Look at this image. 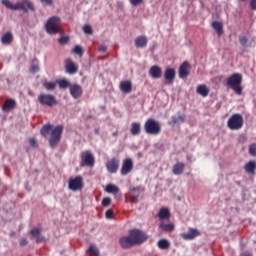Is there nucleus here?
Here are the masks:
<instances>
[{"label":"nucleus","instance_id":"55","mask_svg":"<svg viewBox=\"0 0 256 256\" xmlns=\"http://www.w3.org/2000/svg\"><path fill=\"white\" fill-rule=\"evenodd\" d=\"M66 65H74V62L71 59H67Z\"/></svg>","mask_w":256,"mask_h":256},{"label":"nucleus","instance_id":"42","mask_svg":"<svg viewBox=\"0 0 256 256\" xmlns=\"http://www.w3.org/2000/svg\"><path fill=\"white\" fill-rule=\"evenodd\" d=\"M70 41V38L68 36H62L60 39H59V43L61 45H67Z\"/></svg>","mask_w":256,"mask_h":256},{"label":"nucleus","instance_id":"10","mask_svg":"<svg viewBox=\"0 0 256 256\" xmlns=\"http://www.w3.org/2000/svg\"><path fill=\"white\" fill-rule=\"evenodd\" d=\"M81 165L87 167H94L95 157L90 151H83L81 153Z\"/></svg>","mask_w":256,"mask_h":256},{"label":"nucleus","instance_id":"56","mask_svg":"<svg viewBox=\"0 0 256 256\" xmlns=\"http://www.w3.org/2000/svg\"><path fill=\"white\" fill-rule=\"evenodd\" d=\"M182 65H189V63L187 61H184V63H182Z\"/></svg>","mask_w":256,"mask_h":256},{"label":"nucleus","instance_id":"43","mask_svg":"<svg viewBox=\"0 0 256 256\" xmlns=\"http://www.w3.org/2000/svg\"><path fill=\"white\" fill-rule=\"evenodd\" d=\"M239 43H240V45H242V47H247L248 38L245 36H241L239 38Z\"/></svg>","mask_w":256,"mask_h":256},{"label":"nucleus","instance_id":"36","mask_svg":"<svg viewBox=\"0 0 256 256\" xmlns=\"http://www.w3.org/2000/svg\"><path fill=\"white\" fill-rule=\"evenodd\" d=\"M88 253L90 256H99L100 254L99 249L94 244L90 245Z\"/></svg>","mask_w":256,"mask_h":256},{"label":"nucleus","instance_id":"40","mask_svg":"<svg viewBox=\"0 0 256 256\" xmlns=\"http://www.w3.org/2000/svg\"><path fill=\"white\" fill-rule=\"evenodd\" d=\"M73 53H75L76 55H79L80 57H82L84 50L81 46L77 45L75 46V48L73 49Z\"/></svg>","mask_w":256,"mask_h":256},{"label":"nucleus","instance_id":"24","mask_svg":"<svg viewBox=\"0 0 256 256\" xmlns=\"http://www.w3.org/2000/svg\"><path fill=\"white\" fill-rule=\"evenodd\" d=\"M140 187L130 188V202L137 203L139 198Z\"/></svg>","mask_w":256,"mask_h":256},{"label":"nucleus","instance_id":"23","mask_svg":"<svg viewBox=\"0 0 256 256\" xmlns=\"http://www.w3.org/2000/svg\"><path fill=\"white\" fill-rule=\"evenodd\" d=\"M147 43H148V40L146 36H138L134 40V44L136 45V47H138V49H143L144 47L147 46Z\"/></svg>","mask_w":256,"mask_h":256},{"label":"nucleus","instance_id":"44","mask_svg":"<svg viewBox=\"0 0 256 256\" xmlns=\"http://www.w3.org/2000/svg\"><path fill=\"white\" fill-rule=\"evenodd\" d=\"M106 218L112 220L114 218V211L112 209H108L106 211Z\"/></svg>","mask_w":256,"mask_h":256},{"label":"nucleus","instance_id":"17","mask_svg":"<svg viewBox=\"0 0 256 256\" xmlns=\"http://www.w3.org/2000/svg\"><path fill=\"white\" fill-rule=\"evenodd\" d=\"M70 93L74 99H79L83 94L82 87L78 84H74L70 87Z\"/></svg>","mask_w":256,"mask_h":256},{"label":"nucleus","instance_id":"21","mask_svg":"<svg viewBox=\"0 0 256 256\" xmlns=\"http://www.w3.org/2000/svg\"><path fill=\"white\" fill-rule=\"evenodd\" d=\"M133 89L132 82L130 80L122 81L120 83V90L122 93H131Z\"/></svg>","mask_w":256,"mask_h":256},{"label":"nucleus","instance_id":"47","mask_svg":"<svg viewBox=\"0 0 256 256\" xmlns=\"http://www.w3.org/2000/svg\"><path fill=\"white\" fill-rule=\"evenodd\" d=\"M249 5L251 10H256V0H250Z\"/></svg>","mask_w":256,"mask_h":256},{"label":"nucleus","instance_id":"53","mask_svg":"<svg viewBox=\"0 0 256 256\" xmlns=\"http://www.w3.org/2000/svg\"><path fill=\"white\" fill-rule=\"evenodd\" d=\"M178 122H185V116H178Z\"/></svg>","mask_w":256,"mask_h":256},{"label":"nucleus","instance_id":"4","mask_svg":"<svg viewBox=\"0 0 256 256\" xmlns=\"http://www.w3.org/2000/svg\"><path fill=\"white\" fill-rule=\"evenodd\" d=\"M2 4L11 10H24L28 12V9L34 11V4L30 0H23L17 4L11 3L9 0H2Z\"/></svg>","mask_w":256,"mask_h":256},{"label":"nucleus","instance_id":"58","mask_svg":"<svg viewBox=\"0 0 256 256\" xmlns=\"http://www.w3.org/2000/svg\"><path fill=\"white\" fill-rule=\"evenodd\" d=\"M0 186H1V179H0Z\"/></svg>","mask_w":256,"mask_h":256},{"label":"nucleus","instance_id":"49","mask_svg":"<svg viewBox=\"0 0 256 256\" xmlns=\"http://www.w3.org/2000/svg\"><path fill=\"white\" fill-rule=\"evenodd\" d=\"M30 71L32 73H37V71H39V67L37 65L31 66Z\"/></svg>","mask_w":256,"mask_h":256},{"label":"nucleus","instance_id":"45","mask_svg":"<svg viewBox=\"0 0 256 256\" xmlns=\"http://www.w3.org/2000/svg\"><path fill=\"white\" fill-rule=\"evenodd\" d=\"M29 144L32 148H37L38 147V142L35 138H30L29 139Z\"/></svg>","mask_w":256,"mask_h":256},{"label":"nucleus","instance_id":"8","mask_svg":"<svg viewBox=\"0 0 256 256\" xmlns=\"http://www.w3.org/2000/svg\"><path fill=\"white\" fill-rule=\"evenodd\" d=\"M38 101L41 106H46L52 108L58 105L56 97L52 94H40L38 96Z\"/></svg>","mask_w":256,"mask_h":256},{"label":"nucleus","instance_id":"48","mask_svg":"<svg viewBox=\"0 0 256 256\" xmlns=\"http://www.w3.org/2000/svg\"><path fill=\"white\" fill-rule=\"evenodd\" d=\"M143 2V0H130V3H132V5L137 6L139 4H141Z\"/></svg>","mask_w":256,"mask_h":256},{"label":"nucleus","instance_id":"20","mask_svg":"<svg viewBox=\"0 0 256 256\" xmlns=\"http://www.w3.org/2000/svg\"><path fill=\"white\" fill-rule=\"evenodd\" d=\"M185 170V163L178 162L174 164V168H172V173L176 176H180L184 173Z\"/></svg>","mask_w":256,"mask_h":256},{"label":"nucleus","instance_id":"16","mask_svg":"<svg viewBox=\"0 0 256 256\" xmlns=\"http://www.w3.org/2000/svg\"><path fill=\"white\" fill-rule=\"evenodd\" d=\"M148 73H149L150 77H152V79H161V77L163 75L162 68L159 66L150 67V71Z\"/></svg>","mask_w":256,"mask_h":256},{"label":"nucleus","instance_id":"46","mask_svg":"<svg viewBox=\"0 0 256 256\" xmlns=\"http://www.w3.org/2000/svg\"><path fill=\"white\" fill-rule=\"evenodd\" d=\"M179 123V119L176 116H172V119L170 120V125L175 126Z\"/></svg>","mask_w":256,"mask_h":256},{"label":"nucleus","instance_id":"13","mask_svg":"<svg viewBox=\"0 0 256 256\" xmlns=\"http://www.w3.org/2000/svg\"><path fill=\"white\" fill-rule=\"evenodd\" d=\"M120 160L118 158H112L106 163V168L110 174H116L119 170Z\"/></svg>","mask_w":256,"mask_h":256},{"label":"nucleus","instance_id":"11","mask_svg":"<svg viewBox=\"0 0 256 256\" xmlns=\"http://www.w3.org/2000/svg\"><path fill=\"white\" fill-rule=\"evenodd\" d=\"M176 79V71L173 68H167L164 71V85H174Z\"/></svg>","mask_w":256,"mask_h":256},{"label":"nucleus","instance_id":"57","mask_svg":"<svg viewBox=\"0 0 256 256\" xmlns=\"http://www.w3.org/2000/svg\"><path fill=\"white\" fill-rule=\"evenodd\" d=\"M240 1L245 2V1H247V0H240Z\"/></svg>","mask_w":256,"mask_h":256},{"label":"nucleus","instance_id":"2","mask_svg":"<svg viewBox=\"0 0 256 256\" xmlns=\"http://www.w3.org/2000/svg\"><path fill=\"white\" fill-rule=\"evenodd\" d=\"M243 76L239 73H234L227 78L226 85L230 87L236 95H242L244 87L242 86Z\"/></svg>","mask_w":256,"mask_h":256},{"label":"nucleus","instance_id":"1","mask_svg":"<svg viewBox=\"0 0 256 256\" xmlns=\"http://www.w3.org/2000/svg\"><path fill=\"white\" fill-rule=\"evenodd\" d=\"M63 131V125L54 127L52 124H46L42 127L40 133L44 138L50 135L49 145L52 149H56L61 142Z\"/></svg>","mask_w":256,"mask_h":256},{"label":"nucleus","instance_id":"26","mask_svg":"<svg viewBox=\"0 0 256 256\" xmlns=\"http://www.w3.org/2000/svg\"><path fill=\"white\" fill-rule=\"evenodd\" d=\"M178 75L180 79H187V77L190 75L189 66L188 65L180 66V69L178 70Z\"/></svg>","mask_w":256,"mask_h":256},{"label":"nucleus","instance_id":"52","mask_svg":"<svg viewBox=\"0 0 256 256\" xmlns=\"http://www.w3.org/2000/svg\"><path fill=\"white\" fill-rule=\"evenodd\" d=\"M98 51L100 52V53H105V51H107V47L106 46H100L99 48H98Z\"/></svg>","mask_w":256,"mask_h":256},{"label":"nucleus","instance_id":"9","mask_svg":"<svg viewBox=\"0 0 256 256\" xmlns=\"http://www.w3.org/2000/svg\"><path fill=\"white\" fill-rule=\"evenodd\" d=\"M84 188V180L81 175L69 179V189L73 192L82 191Z\"/></svg>","mask_w":256,"mask_h":256},{"label":"nucleus","instance_id":"15","mask_svg":"<svg viewBox=\"0 0 256 256\" xmlns=\"http://www.w3.org/2000/svg\"><path fill=\"white\" fill-rule=\"evenodd\" d=\"M182 239L184 240H193L196 237L200 236V232L197 229L190 228L188 232L181 234Z\"/></svg>","mask_w":256,"mask_h":256},{"label":"nucleus","instance_id":"41","mask_svg":"<svg viewBox=\"0 0 256 256\" xmlns=\"http://www.w3.org/2000/svg\"><path fill=\"white\" fill-rule=\"evenodd\" d=\"M112 202V199L110 197H105L103 200H102V206L103 207H109L110 204Z\"/></svg>","mask_w":256,"mask_h":256},{"label":"nucleus","instance_id":"50","mask_svg":"<svg viewBox=\"0 0 256 256\" xmlns=\"http://www.w3.org/2000/svg\"><path fill=\"white\" fill-rule=\"evenodd\" d=\"M41 2L47 6L52 5L53 4V0H41Z\"/></svg>","mask_w":256,"mask_h":256},{"label":"nucleus","instance_id":"6","mask_svg":"<svg viewBox=\"0 0 256 256\" xmlns=\"http://www.w3.org/2000/svg\"><path fill=\"white\" fill-rule=\"evenodd\" d=\"M144 132L148 135L158 136L161 134V125L155 119H148L144 123Z\"/></svg>","mask_w":256,"mask_h":256},{"label":"nucleus","instance_id":"54","mask_svg":"<svg viewBox=\"0 0 256 256\" xmlns=\"http://www.w3.org/2000/svg\"><path fill=\"white\" fill-rule=\"evenodd\" d=\"M240 256H252V253L250 252H243L240 254Z\"/></svg>","mask_w":256,"mask_h":256},{"label":"nucleus","instance_id":"30","mask_svg":"<svg viewBox=\"0 0 256 256\" xmlns=\"http://www.w3.org/2000/svg\"><path fill=\"white\" fill-rule=\"evenodd\" d=\"M211 26L215 30L217 35H219V36L223 35L224 30H223V24L221 22L213 21Z\"/></svg>","mask_w":256,"mask_h":256},{"label":"nucleus","instance_id":"33","mask_svg":"<svg viewBox=\"0 0 256 256\" xmlns=\"http://www.w3.org/2000/svg\"><path fill=\"white\" fill-rule=\"evenodd\" d=\"M158 247L160 250H168L171 247V244L167 239H160L158 240Z\"/></svg>","mask_w":256,"mask_h":256},{"label":"nucleus","instance_id":"39","mask_svg":"<svg viewBox=\"0 0 256 256\" xmlns=\"http://www.w3.org/2000/svg\"><path fill=\"white\" fill-rule=\"evenodd\" d=\"M83 31L86 33V35H93V28L89 24L84 25Z\"/></svg>","mask_w":256,"mask_h":256},{"label":"nucleus","instance_id":"29","mask_svg":"<svg viewBox=\"0 0 256 256\" xmlns=\"http://www.w3.org/2000/svg\"><path fill=\"white\" fill-rule=\"evenodd\" d=\"M16 107V101L14 99H7L3 105L5 112L11 111Z\"/></svg>","mask_w":256,"mask_h":256},{"label":"nucleus","instance_id":"14","mask_svg":"<svg viewBox=\"0 0 256 256\" xmlns=\"http://www.w3.org/2000/svg\"><path fill=\"white\" fill-rule=\"evenodd\" d=\"M119 243L124 250L131 249L135 247V244L133 243V240L131 238V235L128 234V236H123L119 239Z\"/></svg>","mask_w":256,"mask_h":256},{"label":"nucleus","instance_id":"32","mask_svg":"<svg viewBox=\"0 0 256 256\" xmlns=\"http://www.w3.org/2000/svg\"><path fill=\"white\" fill-rule=\"evenodd\" d=\"M160 229H162L164 232H173L175 229V226L173 223H164L160 222Z\"/></svg>","mask_w":256,"mask_h":256},{"label":"nucleus","instance_id":"18","mask_svg":"<svg viewBox=\"0 0 256 256\" xmlns=\"http://www.w3.org/2000/svg\"><path fill=\"white\" fill-rule=\"evenodd\" d=\"M244 171L247 174L250 175H255L256 172V161L255 160H250L244 165Z\"/></svg>","mask_w":256,"mask_h":256},{"label":"nucleus","instance_id":"19","mask_svg":"<svg viewBox=\"0 0 256 256\" xmlns=\"http://www.w3.org/2000/svg\"><path fill=\"white\" fill-rule=\"evenodd\" d=\"M171 218V213L168 208H160V211H158V219L160 221L169 220Z\"/></svg>","mask_w":256,"mask_h":256},{"label":"nucleus","instance_id":"37","mask_svg":"<svg viewBox=\"0 0 256 256\" xmlns=\"http://www.w3.org/2000/svg\"><path fill=\"white\" fill-rule=\"evenodd\" d=\"M56 83H58L60 89H67L70 85V83L66 79L58 80Z\"/></svg>","mask_w":256,"mask_h":256},{"label":"nucleus","instance_id":"3","mask_svg":"<svg viewBox=\"0 0 256 256\" xmlns=\"http://www.w3.org/2000/svg\"><path fill=\"white\" fill-rule=\"evenodd\" d=\"M46 31L49 35H63L64 31L61 28V19L58 16H53L47 20L45 25Z\"/></svg>","mask_w":256,"mask_h":256},{"label":"nucleus","instance_id":"25","mask_svg":"<svg viewBox=\"0 0 256 256\" xmlns=\"http://www.w3.org/2000/svg\"><path fill=\"white\" fill-rule=\"evenodd\" d=\"M14 41V36L11 32H6L1 37V43L2 45H11Z\"/></svg>","mask_w":256,"mask_h":256},{"label":"nucleus","instance_id":"22","mask_svg":"<svg viewBox=\"0 0 256 256\" xmlns=\"http://www.w3.org/2000/svg\"><path fill=\"white\" fill-rule=\"evenodd\" d=\"M141 133V123L140 122H132L130 125V134L132 136H139Z\"/></svg>","mask_w":256,"mask_h":256},{"label":"nucleus","instance_id":"7","mask_svg":"<svg viewBox=\"0 0 256 256\" xmlns=\"http://www.w3.org/2000/svg\"><path fill=\"white\" fill-rule=\"evenodd\" d=\"M128 234L130 235L134 246L142 245L148 240V235L140 229H132Z\"/></svg>","mask_w":256,"mask_h":256},{"label":"nucleus","instance_id":"35","mask_svg":"<svg viewBox=\"0 0 256 256\" xmlns=\"http://www.w3.org/2000/svg\"><path fill=\"white\" fill-rule=\"evenodd\" d=\"M78 71L77 65H66V73H69V75H75Z\"/></svg>","mask_w":256,"mask_h":256},{"label":"nucleus","instance_id":"28","mask_svg":"<svg viewBox=\"0 0 256 256\" xmlns=\"http://www.w3.org/2000/svg\"><path fill=\"white\" fill-rule=\"evenodd\" d=\"M41 229L40 228H33L31 230V235L36 239L37 244L44 242V237L40 235Z\"/></svg>","mask_w":256,"mask_h":256},{"label":"nucleus","instance_id":"38","mask_svg":"<svg viewBox=\"0 0 256 256\" xmlns=\"http://www.w3.org/2000/svg\"><path fill=\"white\" fill-rule=\"evenodd\" d=\"M248 153L252 157H256V143H252L249 145Z\"/></svg>","mask_w":256,"mask_h":256},{"label":"nucleus","instance_id":"27","mask_svg":"<svg viewBox=\"0 0 256 256\" xmlns=\"http://www.w3.org/2000/svg\"><path fill=\"white\" fill-rule=\"evenodd\" d=\"M196 93L198 95H201V97H208L209 95V89L207 88L206 85L204 84H201V85H198L197 88H196Z\"/></svg>","mask_w":256,"mask_h":256},{"label":"nucleus","instance_id":"51","mask_svg":"<svg viewBox=\"0 0 256 256\" xmlns=\"http://www.w3.org/2000/svg\"><path fill=\"white\" fill-rule=\"evenodd\" d=\"M27 244H28V241H27L26 238H22V239L20 240V246H26Z\"/></svg>","mask_w":256,"mask_h":256},{"label":"nucleus","instance_id":"34","mask_svg":"<svg viewBox=\"0 0 256 256\" xmlns=\"http://www.w3.org/2000/svg\"><path fill=\"white\" fill-rule=\"evenodd\" d=\"M43 86L45 87V89L47 91H54V89H56L57 87V82H44Z\"/></svg>","mask_w":256,"mask_h":256},{"label":"nucleus","instance_id":"12","mask_svg":"<svg viewBox=\"0 0 256 256\" xmlns=\"http://www.w3.org/2000/svg\"><path fill=\"white\" fill-rule=\"evenodd\" d=\"M134 168L133 160L131 158H126L122 161L121 175L127 176L129 175Z\"/></svg>","mask_w":256,"mask_h":256},{"label":"nucleus","instance_id":"5","mask_svg":"<svg viewBox=\"0 0 256 256\" xmlns=\"http://www.w3.org/2000/svg\"><path fill=\"white\" fill-rule=\"evenodd\" d=\"M244 118L241 114H233L227 121V128L231 131H238L243 128Z\"/></svg>","mask_w":256,"mask_h":256},{"label":"nucleus","instance_id":"31","mask_svg":"<svg viewBox=\"0 0 256 256\" xmlns=\"http://www.w3.org/2000/svg\"><path fill=\"white\" fill-rule=\"evenodd\" d=\"M105 191L108 194L117 195L120 192V188L114 184H108Z\"/></svg>","mask_w":256,"mask_h":256}]
</instances>
